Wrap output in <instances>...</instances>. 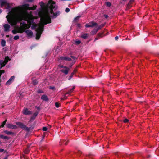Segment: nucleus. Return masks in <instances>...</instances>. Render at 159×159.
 Returning <instances> with one entry per match:
<instances>
[{"instance_id": "a18cd8bd", "label": "nucleus", "mask_w": 159, "mask_h": 159, "mask_svg": "<svg viewBox=\"0 0 159 159\" xmlns=\"http://www.w3.org/2000/svg\"><path fill=\"white\" fill-rule=\"evenodd\" d=\"M77 26L78 27L80 28V24L79 23L77 24Z\"/></svg>"}, {"instance_id": "6ab92c4d", "label": "nucleus", "mask_w": 159, "mask_h": 159, "mask_svg": "<svg viewBox=\"0 0 159 159\" xmlns=\"http://www.w3.org/2000/svg\"><path fill=\"white\" fill-rule=\"evenodd\" d=\"M25 32L29 36H32L33 35V32L31 31L30 30H26L25 31Z\"/></svg>"}, {"instance_id": "4d7b16f0", "label": "nucleus", "mask_w": 159, "mask_h": 159, "mask_svg": "<svg viewBox=\"0 0 159 159\" xmlns=\"http://www.w3.org/2000/svg\"><path fill=\"white\" fill-rule=\"evenodd\" d=\"M4 159H7V156Z\"/></svg>"}, {"instance_id": "3c124183", "label": "nucleus", "mask_w": 159, "mask_h": 159, "mask_svg": "<svg viewBox=\"0 0 159 159\" xmlns=\"http://www.w3.org/2000/svg\"><path fill=\"white\" fill-rule=\"evenodd\" d=\"M54 88H55L53 87H50V89H54Z\"/></svg>"}, {"instance_id": "c756f323", "label": "nucleus", "mask_w": 159, "mask_h": 159, "mask_svg": "<svg viewBox=\"0 0 159 159\" xmlns=\"http://www.w3.org/2000/svg\"><path fill=\"white\" fill-rule=\"evenodd\" d=\"M39 4L41 7H43L44 6V4L43 2H41Z\"/></svg>"}, {"instance_id": "f3484780", "label": "nucleus", "mask_w": 159, "mask_h": 159, "mask_svg": "<svg viewBox=\"0 0 159 159\" xmlns=\"http://www.w3.org/2000/svg\"><path fill=\"white\" fill-rule=\"evenodd\" d=\"M99 29V26H98L97 27H95V28L91 32V34L92 35H94L96 34L98 30Z\"/></svg>"}, {"instance_id": "f704fd0d", "label": "nucleus", "mask_w": 159, "mask_h": 159, "mask_svg": "<svg viewBox=\"0 0 159 159\" xmlns=\"http://www.w3.org/2000/svg\"><path fill=\"white\" fill-rule=\"evenodd\" d=\"M19 39V36L18 35L15 36L14 37V40H17Z\"/></svg>"}, {"instance_id": "338daca9", "label": "nucleus", "mask_w": 159, "mask_h": 159, "mask_svg": "<svg viewBox=\"0 0 159 159\" xmlns=\"http://www.w3.org/2000/svg\"><path fill=\"white\" fill-rule=\"evenodd\" d=\"M100 36H101V34H100Z\"/></svg>"}, {"instance_id": "5fc2aeb1", "label": "nucleus", "mask_w": 159, "mask_h": 159, "mask_svg": "<svg viewBox=\"0 0 159 159\" xmlns=\"http://www.w3.org/2000/svg\"><path fill=\"white\" fill-rule=\"evenodd\" d=\"M76 71H77L76 70V69H75V70H74V72H74V73L75 72H76Z\"/></svg>"}, {"instance_id": "5701e85b", "label": "nucleus", "mask_w": 159, "mask_h": 159, "mask_svg": "<svg viewBox=\"0 0 159 159\" xmlns=\"http://www.w3.org/2000/svg\"><path fill=\"white\" fill-rule=\"evenodd\" d=\"M4 132L7 135H11L13 134L12 132L9 131L7 130L4 131Z\"/></svg>"}, {"instance_id": "f8f14e48", "label": "nucleus", "mask_w": 159, "mask_h": 159, "mask_svg": "<svg viewBox=\"0 0 159 159\" xmlns=\"http://www.w3.org/2000/svg\"><path fill=\"white\" fill-rule=\"evenodd\" d=\"M6 126L7 128L12 129H16L18 128L16 126L10 124H7Z\"/></svg>"}, {"instance_id": "c03bdc74", "label": "nucleus", "mask_w": 159, "mask_h": 159, "mask_svg": "<svg viewBox=\"0 0 159 159\" xmlns=\"http://www.w3.org/2000/svg\"><path fill=\"white\" fill-rule=\"evenodd\" d=\"M104 16L106 18H107L108 17V16L107 15H104Z\"/></svg>"}, {"instance_id": "6e6552de", "label": "nucleus", "mask_w": 159, "mask_h": 159, "mask_svg": "<svg viewBox=\"0 0 159 159\" xmlns=\"http://www.w3.org/2000/svg\"><path fill=\"white\" fill-rule=\"evenodd\" d=\"M10 59L9 58V57H5L4 61L3 60L0 61V69L2 67L4 66L10 60Z\"/></svg>"}, {"instance_id": "ddd939ff", "label": "nucleus", "mask_w": 159, "mask_h": 159, "mask_svg": "<svg viewBox=\"0 0 159 159\" xmlns=\"http://www.w3.org/2000/svg\"><path fill=\"white\" fill-rule=\"evenodd\" d=\"M15 78L14 76H12L8 80V81L6 83V84L7 85H9L11 84L12 82L13 81Z\"/></svg>"}, {"instance_id": "13d9d810", "label": "nucleus", "mask_w": 159, "mask_h": 159, "mask_svg": "<svg viewBox=\"0 0 159 159\" xmlns=\"http://www.w3.org/2000/svg\"><path fill=\"white\" fill-rule=\"evenodd\" d=\"M2 10H1V9H0V13H1V12H2Z\"/></svg>"}, {"instance_id": "b1692460", "label": "nucleus", "mask_w": 159, "mask_h": 159, "mask_svg": "<svg viewBox=\"0 0 159 159\" xmlns=\"http://www.w3.org/2000/svg\"><path fill=\"white\" fill-rule=\"evenodd\" d=\"M74 89V87H73V88L71 89H70L69 91H68V92H67L66 93V94H70L71 92H72L73 91Z\"/></svg>"}, {"instance_id": "aec40b11", "label": "nucleus", "mask_w": 159, "mask_h": 159, "mask_svg": "<svg viewBox=\"0 0 159 159\" xmlns=\"http://www.w3.org/2000/svg\"><path fill=\"white\" fill-rule=\"evenodd\" d=\"M41 98L42 100L44 101H47L48 100V98L45 95H43L41 96Z\"/></svg>"}, {"instance_id": "603ef678", "label": "nucleus", "mask_w": 159, "mask_h": 159, "mask_svg": "<svg viewBox=\"0 0 159 159\" xmlns=\"http://www.w3.org/2000/svg\"><path fill=\"white\" fill-rule=\"evenodd\" d=\"M34 0H27V1L28 2H32Z\"/></svg>"}, {"instance_id": "de8ad7c7", "label": "nucleus", "mask_w": 159, "mask_h": 159, "mask_svg": "<svg viewBox=\"0 0 159 159\" xmlns=\"http://www.w3.org/2000/svg\"><path fill=\"white\" fill-rule=\"evenodd\" d=\"M104 25H105V24H102V25H100V28L101 27H103Z\"/></svg>"}, {"instance_id": "2f4dec72", "label": "nucleus", "mask_w": 159, "mask_h": 159, "mask_svg": "<svg viewBox=\"0 0 159 159\" xmlns=\"http://www.w3.org/2000/svg\"><path fill=\"white\" fill-rule=\"evenodd\" d=\"M105 4L108 7H110L111 5V3L109 2H107L105 3Z\"/></svg>"}, {"instance_id": "0e129e2a", "label": "nucleus", "mask_w": 159, "mask_h": 159, "mask_svg": "<svg viewBox=\"0 0 159 159\" xmlns=\"http://www.w3.org/2000/svg\"><path fill=\"white\" fill-rule=\"evenodd\" d=\"M136 153H139V152H136Z\"/></svg>"}, {"instance_id": "680f3d73", "label": "nucleus", "mask_w": 159, "mask_h": 159, "mask_svg": "<svg viewBox=\"0 0 159 159\" xmlns=\"http://www.w3.org/2000/svg\"><path fill=\"white\" fill-rule=\"evenodd\" d=\"M95 40H97V38H96L95 39Z\"/></svg>"}, {"instance_id": "423d86ee", "label": "nucleus", "mask_w": 159, "mask_h": 159, "mask_svg": "<svg viewBox=\"0 0 159 159\" xmlns=\"http://www.w3.org/2000/svg\"><path fill=\"white\" fill-rule=\"evenodd\" d=\"M1 3V7H2L5 6L6 9L11 10V7L9 4L5 0H0Z\"/></svg>"}, {"instance_id": "cd10ccee", "label": "nucleus", "mask_w": 159, "mask_h": 159, "mask_svg": "<svg viewBox=\"0 0 159 159\" xmlns=\"http://www.w3.org/2000/svg\"><path fill=\"white\" fill-rule=\"evenodd\" d=\"M12 32L14 34H16L17 33H18V29H14L12 31Z\"/></svg>"}, {"instance_id": "8fccbe9b", "label": "nucleus", "mask_w": 159, "mask_h": 159, "mask_svg": "<svg viewBox=\"0 0 159 159\" xmlns=\"http://www.w3.org/2000/svg\"><path fill=\"white\" fill-rule=\"evenodd\" d=\"M67 98V97H66V96H65L64 98H62V99L64 100V99H66V98Z\"/></svg>"}, {"instance_id": "1a4fd4ad", "label": "nucleus", "mask_w": 159, "mask_h": 159, "mask_svg": "<svg viewBox=\"0 0 159 159\" xmlns=\"http://www.w3.org/2000/svg\"><path fill=\"white\" fill-rule=\"evenodd\" d=\"M98 26V24L94 21H91L85 25V27L87 28L97 27Z\"/></svg>"}, {"instance_id": "a19ab883", "label": "nucleus", "mask_w": 159, "mask_h": 159, "mask_svg": "<svg viewBox=\"0 0 159 159\" xmlns=\"http://www.w3.org/2000/svg\"><path fill=\"white\" fill-rule=\"evenodd\" d=\"M63 143L65 145H66L67 144V141L66 140L64 141H63Z\"/></svg>"}, {"instance_id": "ea45409f", "label": "nucleus", "mask_w": 159, "mask_h": 159, "mask_svg": "<svg viewBox=\"0 0 159 159\" xmlns=\"http://www.w3.org/2000/svg\"><path fill=\"white\" fill-rule=\"evenodd\" d=\"M47 130V128L46 127H44L43 128V131H46Z\"/></svg>"}, {"instance_id": "7ed1b4c3", "label": "nucleus", "mask_w": 159, "mask_h": 159, "mask_svg": "<svg viewBox=\"0 0 159 159\" xmlns=\"http://www.w3.org/2000/svg\"><path fill=\"white\" fill-rule=\"evenodd\" d=\"M28 4H25L23 5L21 7L19 6L18 7H15L12 8L11 11H10L8 14L12 15L14 13L17 12L19 11L21 9H25V10H34L36 9V6H34L32 7H29Z\"/></svg>"}, {"instance_id": "72a5a7b5", "label": "nucleus", "mask_w": 159, "mask_h": 159, "mask_svg": "<svg viewBox=\"0 0 159 159\" xmlns=\"http://www.w3.org/2000/svg\"><path fill=\"white\" fill-rule=\"evenodd\" d=\"M129 121V120L127 119H125L123 120V122L125 123H128V122Z\"/></svg>"}, {"instance_id": "09e8293b", "label": "nucleus", "mask_w": 159, "mask_h": 159, "mask_svg": "<svg viewBox=\"0 0 159 159\" xmlns=\"http://www.w3.org/2000/svg\"><path fill=\"white\" fill-rule=\"evenodd\" d=\"M119 38V37L118 36H116L115 37V40H117V39Z\"/></svg>"}, {"instance_id": "f03ea898", "label": "nucleus", "mask_w": 159, "mask_h": 159, "mask_svg": "<svg viewBox=\"0 0 159 159\" xmlns=\"http://www.w3.org/2000/svg\"><path fill=\"white\" fill-rule=\"evenodd\" d=\"M6 18L7 19V20L8 23L11 25H13L17 24V22L22 21L23 20L26 19V15L24 13H20L18 14L15 18H14L12 16L7 15Z\"/></svg>"}, {"instance_id": "9d476101", "label": "nucleus", "mask_w": 159, "mask_h": 159, "mask_svg": "<svg viewBox=\"0 0 159 159\" xmlns=\"http://www.w3.org/2000/svg\"><path fill=\"white\" fill-rule=\"evenodd\" d=\"M16 124L18 126L19 128L22 129H23L29 131L30 130V129L29 128L27 127L26 126L24 125L23 123L20 122H16Z\"/></svg>"}, {"instance_id": "49530a36", "label": "nucleus", "mask_w": 159, "mask_h": 159, "mask_svg": "<svg viewBox=\"0 0 159 159\" xmlns=\"http://www.w3.org/2000/svg\"><path fill=\"white\" fill-rule=\"evenodd\" d=\"M72 76H72V75H70V76L69 77V78H68V79H69V80H70L71 79V78H72Z\"/></svg>"}, {"instance_id": "6e6d98bb", "label": "nucleus", "mask_w": 159, "mask_h": 159, "mask_svg": "<svg viewBox=\"0 0 159 159\" xmlns=\"http://www.w3.org/2000/svg\"><path fill=\"white\" fill-rule=\"evenodd\" d=\"M74 72H72V73H71V75H72V76H73V75H74Z\"/></svg>"}, {"instance_id": "393cba45", "label": "nucleus", "mask_w": 159, "mask_h": 159, "mask_svg": "<svg viewBox=\"0 0 159 159\" xmlns=\"http://www.w3.org/2000/svg\"><path fill=\"white\" fill-rule=\"evenodd\" d=\"M18 33H22L24 32V29L19 28L18 29Z\"/></svg>"}, {"instance_id": "a878e982", "label": "nucleus", "mask_w": 159, "mask_h": 159, "mask_svg": "<svg viewBox=\"0 0 159 159\" xmlns=\"http://www.w3.org/2000/svg\"><path fill=\"white\" fill-rule=\"evenodd\" d=\"M0 138H2L4 139H8V137L7 136H5L2 135L1 134L0 135Z\"/></svg>"}, {"instance_id": "bf43d9fd", "label": "nucleus", "mask_w": 159, "mask_h": 159, "mask_svg": "<svg viewBox=\"0 0 159 159\" xmlns=\"http://www.w3.org/2000/svg\"><path fill=\"white\" fill-rule=\"evenodd\" d=\"M134 0H130V2H133L134 1Z\"/></svg>"}, {"instance_id": "e2e57ef3", "label": "nucleus", "mask_w": 159, "mask_h": 159, "mask_svg": "<svg viewBox=\"0 0 159 159\" xmlns=\"http://www.w3.org/2000/svg\"><path fill=\"white\" fill-rule=\"evenodd\" d=\"M101 72H102L101 71H100V73Z\"/></svg>"}, {"instance_id": "79ce46f5", "label": "nucleus", "mask_w": 159, "mask_h": 159, "mask_svg": "<svg viewBox=\"0 0 159 159\" xmlns=\"http://www.w3.org/2000/svg\"><path fill=\"white\" fill-rule=\"evenodd\" d=\"M38 93H43V91L41 90H39L38 91Z\"/></svg>"}, {"instance_id": "bb28decb", "label": "nucleus", "mask_w": 159, "mask_h": 159, "mask_svg": "<svg viewBox=\"0 0 159 159\" xmlns=\"http://www.w3.org/2000/svg\"><path fill=\"white\" fill-rule=\"evenodd\" d=\"M5 40H2L1 44L2 46L4 47L5 45Z\"/></svg>"}, {"instance_id": "4468645a", "label": "nucleus", "mask_w": 159, "mask_h": 159, "mask_svg": "<svg viewBox=\"0 0 159 159\" xmlns=\"http://www.w3.org/2000/svg\"><path fill=\"white\" fill-rule=\"evenodd\" d=\"M59 60L63 61L66 60L68 61H70L71 60V58L69 57H66L61 56L60 57V59H59Z\"/></svg>"}, {"instance_id": "7c9ffc66", "label": "nucleus", "mask_w": 159, "mask_h": 159, "mask_svg": "<svg viewBox=\"0 0 159 159\" xmlns=\"http://www.w3.org/2000/svg\"><path fill=\"white\" fill-rule=\"evenodd\" d=\"M81 43L80 40H77L75 41V43L76 45H78Z\"/></svg>"}, {"instance_id": "f257e3e1", "label": "nucleus", "mask_w": 159, "mask_h": 159, "mask_svg": "<svg viewBox=\"0 0 159 159\" xmlns=\"http://www.w3.org/2000/svg\"><path fill=\"white\" fill-rule=\"evenodd\" d=\"M47 9V13L44 16L41 18V20L42 22L44 24L46 25L48 23H51V17L52 18L56 17L57 16L60 15V12L59 11H57L56 13H54V11L56 10L58 8L55 9H52L53 11L52 13H51V9L49 7V6H46Z\"/></svg>"}, {"instance_id": "37998d69", "label": "nucleus", "mask_w": 159, "mask_h": 159, "mask_svg": "<svg viewBox=\"0 0 159 159\" xmlns=\"http://www.w3.org/2000/svg\"><path fill=\"white\" fill-rule=\"evenodd\" d=\"M4 151H5V150L4 149L0 148V153Z\"/></svg>"}, {"instance_id": "4be33fe9", "label": "nucleus", "mask_w": 159, "mask_h": 159, "mask_svg": "<svg viewBox=\"0 0 159 159\" xmlns=\"http://www.w3.org/2000/svg\"><path fill=\"white\" fill-rule=\"evenodd\" d=\"M81 16H78L77 17H75L73 21L74 22H76L77 20L80 18Z\"/></svg>"}, {"instance_id": "dca6fc26", "label": "nucleus", "mask_w": 159, "mask_h": 159, "mask_svg": "<svg viewBox=\"0 0 159 159\" xmlns=\"http://www.w3.org/2000/svg\"><path fill=\"white\" fill-rule=\"evenodd\" d=\"M134 155V153H131L130 154H126L125 155L122 156V157H127L129 159H133V157H132V156Z\"/></svg>"}, {"instance_id": "4c0bfd02", "label": "nucleus", "mask_w": 159, "mask_h": 159, "mask_svg": "<svg viewBox=\"0 0 159 159\" xmlns=\"http://www.w3.org/2000/svg\"><path fill=\"white\" fill-rule=\"evenodd\" d=\"M55 106L56 107L58 108L59 107V104L57 102H56L55 103Z\"/></svg>"}, {"instance_id": "9b49d317", "label": "nucleus", "mask_w": 159, "mask_h": 159, "mask_svg": "<svg viewBox=\"0 0 159 159\" xmlns=\"http://www.w3.org/2000/svg\"><path fill=\"white\" fill-rule=\"evenodd\" d=\"M24 13V14H25V15H26V19L25 20H23L27 21L28 23L30 25H31L33 23V21H34L33 19L31 17H28V14H27V13H25V12H23V13Z\"/></svg>"}, {"instance_id": "0eeeda50", "label": "nucleus", "mask_w": 159, "mask_h": 159, "mask_svg": "<svg viewBox=\"0 0 159 159\" xmlns=\"http://www.w3.org/2000/svg\"><path fill=\"white\" fill-rule=\"evenodd\" d=\"M59 68H62L60 70L62 73L64 74L65 75H67L68 74L69 70V68L68 67L62 65H59Z\"/></svg>"}, {"instance_id": "052dcab7", "label": "nucleus", "mask_w": 159, "mask_h": 159, "mask_svg": "<svg viewBox=\"0 0 159 159\" xmlns=\"http://www.w3.org/2000/svg\"><path fill=\"white\" fill-rule=\"evenodd\" d=\"M6 36L7 37H9V35H7Z\"/></svg>"}, {"instance_id": "473e14b6", "label": "nucleus", "mask_w": 159, "mask_h": 159, "mask_svg": "<svg viewBox=\"0 0 159 159\" xmlns=\"http://www.w3.org/2000/svg\"><path fill=\"white\" fill-rule=\"evenodd\" d=\"M7 121V120H6L5 121H3V122L2 123L1 126L2 127H3L4 125L5 124L6 122Z\"/></svg>"}, {"instance_id": "864d4df0", "label": "nucleus", "mask_w": 159, "mask_h": 159, "mask_svg": "<svg viewBox=\"0 0 159 159\" xmlns=\"http://www.w3.org/2000/svg\"><path fill=\"white\" fill-rule=\"evenodd\" d=\"M71 57L72 58H73V59H75V58H76V57H74V56H71Z\"/></svg>"}, {"instance_id": "412c9836", "label": "nucleus", "mask_w": 159, "mask_h": 159, "mask_svg": "<svg viewBox=\"0 0 159 159\" xmlns=\"http://www.w3.org/2000/svg\"><path fill=\"white\" fill-rule=\"evenodd\" d=\"M88 36V34L85 33L82 34L81 37L84 39H86Z\"/></svg>"}, {"instance_id": "c9c22d12", "label": "nucleus", "mask_w": 159, "mask_h": 159, "mask_svg": "<svg viewBox=\"0 0 159 159\" xmlns=\"http://www.w3.org/2000/svg\"><path fill=\"white\" fill-rule=\"evenodd\" d=\"M70 11V9L69 8H66V9H65L66 12L67 13H68Z\"/></svg>"}, {"instance_id": "39448f33", "label": "nucleus", "mask_w": 159, "mask_h": 159, "mask_svg": "<svg viewBox=\"0 0 159 159\" xmlns=\"http://www.w3.org/2000/svg\"><path fill=\"white\" fill-rule=\"evenodd\" d=\"M53 0H49L48 3L46 6H49V7L51 10V13L53 12L52 9H56L57 8V6L56 5V2L54 1H53Z\"/></svg>"}, {"instance_id": "20e7f679", "label": "nucleus", "mask_w": 159, "mask_h": 159, "mask_svg": "<svg viewBox=\"0 0 159 159\" xmlns=\"http://www.w3.org/2000/svg\"><path fill=\"white\" fill-rule=\"evenodd\" d=\"M44 26L43 25H39L36 29L37 33L36 34V38L37 39H39L40 37L43 30Z\"/></svg>"}, {"instance_id": "2eb2a0df", "label": "nucleus", "mask_w": 159, "mask_h": 159, "mask_svg": "<svg viewBox=\"0 0 159 159\" xmlns=\"http://www.w3.org/2000/svg\"><path fill=\"white\" fill-rule=\"evenodd\" d=\"M23 113L25 115H29L31 114V112L28 110L27 108H24L23 111Z\"/></svg>"}, {"instance_id": "69168bd1", "label": "nucleus", "mask_w": 159, "mask_h": 159, "mask_svg": "<svg viewBox=\"0 0 159 159\" xmlns=\"http://www.w3.org/2000/svg\"><path fill=\"white\" fill-rule=\"evenodd\" d=\"M25 153H27L28 152H26Z\"/></svg>"}, {"instance_id": "e433bc0d", "label": "nucleus", "mask_w": 159, "mask_h": 159, "mask_svg": "<svg viewBox=\"0 0 159 159\" xmlns=\"http://www.w3.org/2000/svg\"><path fill=\"white\" fill-rule=\"evenodd\" d=\"M23 26L24 27V28H25L27 27V26L28 25L26 24L23 23Z\"/></svg>"}, {"instance_id": "58836bf2", "label": "nucleus", "mask_w": 159, "mask_h": 159, "mask_svg": "<svg viewBox=\"0 0 159 159\" xmlns=\"http://www.w3.org/2000/svg\"><path fill=\"white\" fill-rule=\"evenodd\" d=\"M38 113L37 112H36L34 114L33 116H34V118L37 116V115H38Z\"/></svg>"}, {"instance_id": "a211bd4d", "label": "nucleus", "mask_w": 159, "mask_h": 159, "mask_svg": "<svg viewBox=\"0 0 159 159\" xmlns=\"http://www.w3.org/2000/svg\"><path fill=\"white\" fill-rule=\"evenodd\" d=\"M3 27L4 28V30L6 32H8L9 31L10 26L8 24H6L4 25Z\"/></svg>"}, {"instance_id": "c85d7f7f", "label": "nucleus", "mask_w": 159, "mask_h": 159, "mask_svg": "<svg viewBox=\"0 0 159 159\" xmlns=\"http://www.w3.org/2000/svg\"><path fill=\"white\" fill-rule=\"evenodd\" d=\"M32 83L34 85H36L37 84L38 82L36 80H34L33 81Z\"/></svg>"}]
</instances>
